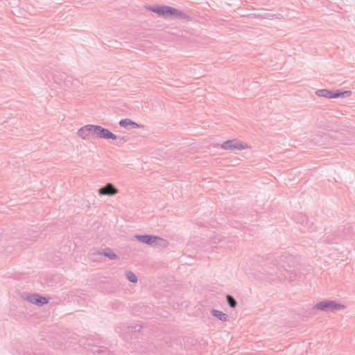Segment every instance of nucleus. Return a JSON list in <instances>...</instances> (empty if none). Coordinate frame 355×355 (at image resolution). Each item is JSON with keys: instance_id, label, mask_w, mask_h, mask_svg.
<instances>
[{"instance_id": "1", "label": "nucleus", "mask_w": 355, "mask_h": 355, "mask_svg": "<svg viewBox=\"0 0 355 355\" xmlns=\"http://www.w3.org/2000/svg\"><path fill=\"white\" fill-rule=\"evenodd\" d=\"M291 260V257L283 255L279 257L278 266L266 272L272 276H276L279 281L286 280L291 278V266L288 262Z\"/></svg>"}, {"instance_id": "2", "label": "nucleus", "mask_w": 355, "mask_h": 355, "mask_svg": "<svg viewBox=\"0 0 355 355\" xmlns=\"http://www.w3.org/2000/svg\"><path fill=\"white\" fill-rule=\"evenodd\" d=\"M353 227L347 224L340 227L335 232L334 235L326 233L323 236V241L328 244L337 243L340 239L349 240L353 239Z\"/></svg>"}, {"instance_id": "3", "label": "nucleus", "mask_w": 355, "mask_h": 355, "mask_svg": "<svg viewBox=\"0 0 355 355\" xmlns=\"http://www.w3.org/2000/svg\"><path fill=\"white\" fill-rule=\"evenodd\" d=\"M345 308L346 306L344 304L330 300L320 301L313 306V309L324 313H334L340 310H343Z\"/></svg>"}, {"instance_id": "4", "label": "nucleus", "mask_w": 355, "mask_h": 355, "mask_svg": "<svg viewBox=\"0 0 355 355\" xmlns=\"http://www.w3.org/2000/svg\"><path fill=\"white\" fill-rule=\"evenodd\" d=\"M342 137V135L339 132H331V133H323L320 132L318 134H315L312 137V141L316 144V145H324L326 144L329 143L330 139H339L342 144H345V142H343V141L340 139V137Z\"/></svg>"}, {"instance_id": "5", "label": "nucleus", "mask_w": 355, "mask_h": 355, "mask_svg": "<svg viewBox=\"0 0 355 355\" xmlns=\"http://www.w3.org/2000/svg\"><path fill=\"white\" fill-rule=\"evenodd\" d=\"M135 238L138 241L149 245L161 246L167 243L166 240L151 234H135Z\"/></svg>"}, {"instance_id": "6", "label": "nucleus", "mask_w": 355, "mask_h": 355, "mask_svg": "<svg viewBox=\"0 0 355 355\" xmlns=\"http://www.w3.org/2000/svg\"><path fill=\"white\" fill-rule=\"evenodd\" d=\"M293 220L296 223L300 224L302 226L301 230L302 232H313L314 231L313 223L311 222L309 218L302 213H296L293 215Z\"/></svg>"}, {"instance_id": "7", "label": "nucleus", "mask_w": 355, "mask_h": 355, "mask_svg": "<svg viewBox=\"0 0 355 355\" xmlns=\"http://www.w3.org/2000/svg\"><path fill=\"white\" fill-rule=\"evenodd\" d=\"M221 148L227 150H242L247 148V144L237 139H231L224 141Z\"/></svg>"}, {"instance_id": "8", "label": "nucleus", "mask_w": 355, "mask_h": 355, "mask_svg": "<svg viewBox=\"0 0 355 355\" xmlns=\"http://www.w3.org/2000/svg\"><path fill=\"white\" fill-rule=\"evenodd\" d=\"M315 94L327 98H338L340 97L339 89H320L315 91Z\"/></svg>"}, {"instance_id": "9", "label": "nucleus", "mask_w": 355, "mask_h": 355, "mask_svg": "<svg viewBox=\"0 0 355 355\" xmlns=\"http://www.w3.org/2000/svg\"><path fill=\"white\" fill-rule=\"evenodd\" d=\"M27 300L33 304L42 306L49 303V299L37 293H34L30 295L27 297Z\"/></svg>"}, {"instance_id": "10", "label": "nucleus", "mask_w": 355, "mask_h": 355, "mask_svg": "<svg viewBox=\"0 0 355 355\" xmlns=\"http://www.w3.org/2000/svg\"><path fill=\"white\" fill-rule=\"evenodd\" d=\"M98 192L101 196H114L118 193L119 190L112 183H107L101 187Z\"/></svg>"}, {"instance_id": "11", "label": "nucleus", "mask_w": 355, "mask_h": 355, "mask_svg": "<svg viewBox=\"0 0 355 355\" xmlns=\"http://www.w3.org/2000/svg\"><path fill=\"white\" fill-rule=\"evenodd\" d=\"M94 125H86L80 128L78 130V135L83 139H86L89 136L94 137Z\"/></svg>"}, {"instance_id": "12", "label": "nucleus", "mask_w": 355, "mask_h": 355, "mask_svg": "<svg viewBox=\"0 0 355 355\" xmlns=\"http://www.w3.org/2000/svg\"><path fill=\"white\" fill-rule=\"evenodd\" d=\"M94 138L98 139H107V134L109 132V130L103 128L101 125H94Z\"/></svg>"}, {"instance_id": "13", "label": "nucleus", "mask_w": 355, "mask_h": 355, "mask_svg": "<svg viewBox=\"0 0 355 355\" xmlns=\"http://www.w3.org/2000/svg\"><path fill=\"white\" fill-rule=\"evenodd\" d=\"M119 124L121 127L124 128L134 129V128H138L141 127V125L137 123L136 122H135L128 118L121 119L119 121Z\"/></svg>"}, {"instance_id": "14", "label": "nucleus", "mask_w": 355, "mask_h": 355, "mask_svg": "<svg viewBox=\"0 0 355 355\" xmlns=\"http://www.w3.org/2000/svg\"><path fill=\"white\" fill-rule=\"evenodd\" d=\"M219 244L220 248H232V241H230L229 239H227L225 238H221L220 236H216L213 239V244Z\"/></svg>"}, {"instance_id": "15", "label": "nucleus", "mask_w": 355, "mask_h": 355, "mask_svg": "<svg viewBox=\"0 0 355 355\" xmlns=\"http://www.w3.org/2000/svg\"><path fill=\"white\" fill-rule=\"evenodd\" d=\"M211 314L222 322H226L228 319V315L226 313L214 309H211Z\"/></svg>"}, {"instance_id": "16", "label": "nucleus", "mask_w": 355, "mask_h": 355, "mask_svg": "<svg viewBox=\"0 0 355 355\" xmlns=\"http://www.w3.org/2000/svg\"><path fill=\"white\" fill-rule=\"evenodd\" d=\"M106 139L116 140V144H123L128 140L125 137L117 136L110 130Z\"/></svg>"}, {"instance_id": "17", "label": "nucleus", "mask_w": 355, "mask_h": 355, "mask_svg": "<svg viewBox=\"0 0 355 355\" xmlns=\"http://www.w3.org/2000/svg\"><path fill=\"white\" fill-rule=\"evenodd\" d=\"M98 254L103 255L111 260H114L117 258V255L109 248L103 249L101 252H98Z\"/></svg>"}, {"instance_id": "18", "label": "nucleus", "mask_w": 355, "mask_h": 355, "mask_svg": "<svg viewBox=\"0 0 355 355\" xmlns=\"http://www.w3.org/2000/svg\"><path fill=\"white\" fill-rule=\"evenodd\" d=\"M165 6H166L165 5H162V6L158 5L156 6L151 7L150 8V10L157 14L159 16L164 17Z\"/></svg>"}, {"instance_id": "19", "label": "nucleus", "mask_w": 355, "mask_h": 355, "mask_svg": "<svg viewBox=\"0 0 355 355\" xmlns=\"http://www.w3.org/2000/svg\"><path fill=\"white\" fill-rule=\"evenodd\" d=\"M125 277L128 279V280L131 283H137L138 281V279L135 274L130 270L127 271L125 272Z\"/></svg>"}, {"instance_id": "20", "label": "nucleus", "mask_w": 355, "mask_h": 355, "mask_svg": "<svg viewBox=\"0 0 355 355\" xmlns=\"http://www.w3.org/2000/svg\"><path fill=\"white\" fill-rule=\"evenodd\" d=\"M226 300H227V302L228 304V305L231 307V308H235L237 305V302L236 301V300L230 295H226Z\"/></svg>"}, {"instance_id": "21", "label": "nucleus", "mask_w": 355, "mask_h": 355, "mask_svg": "<svg viewBox=\"0 0 355 355\" xmlns=\"http://www.w3.org/2000/svg\"><path fill=\"white\" fill-rule=\"evenodd\" d=\"M176 19H183L186 21H191V17L187 15L186 13L183 12L182 11H180V12L178 14V17Z\"/></svg>"}, {"instance_id": "22", "label": "nucleus", "mask_w": 355, "mask_h": 355, "mask_svg": "<svg viewBox=\"0 0 355 355\" xmlns=\"http://www.w3.org/2000/svg\"><path fill=\"white\" fill-rule=\"evenodd\" d=\"M173 7H171L168 6H166L164 8V17H172L173 11Z\"/></svg>"}, {"instance_id": "23", "label": "nucleus", "mask_w": 355, "mask_h": 355, "mask_svg": "<svg viewBox=\"0 0 355 355\" xmlns=\"http://www.w3.org/2000/svg\"><path fill=\"white\" fill-rule=\"evenodd\" d=\"M340 97L345 98L349 97L352 94V92L349 90L340 91L339 90Z\"/></svg>"}, {"instance_id": "24", "label": "nucleus", "mask_w": 355, "mask_h": 355, "mask_svg": "<svg viewBox=\"0 0 355 355\" xmlns=\"http://www.w3.org/2000/svg\"><path fill=\"white\" fill-rule=\"evenodd\" d=\"M180 11L181 10L174 8L171 17L176 19L178 18V14L180 12Z\"/></svg>"}, {"instance_id": "25", "label": "nucleus", "mask_w": 355, "mask_h": 355, "mask_svg": "<svg viewBox=\"0 0 355 355\" xmlns=\"http://www.w3.org/2000/svg\"><path fill=\"white\" fill-rule=\"evenodd\" d=\"M141 328V326H138V327H137V326H135V331H137V330L139 331Z\"/></svg>"}]
</instances>
